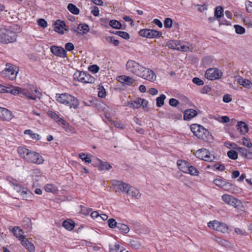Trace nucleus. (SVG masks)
Segmentation results:
<instances>
[{
  "label": "nucleus",
  "instance_id": "nucleus-34",
  "mask_svg": "<svg viewBox=\"0 0 252 252\" xmlns=\"http://www.w3.org/2000/svg\"><path fill=\"white\" fill-rule=\"evenodd\" d=\"M117 228L121 231L122 233L127 234L129 231V227L124 223H118Z\"/></svg>",
  "mask_w": 252,
  "mask_h": 252
},
{
  "label": "nucleus",
  "instance_id": "nucleus-59",
  "mask_svg": "<svg viewBox=\"0 0 252 252\" xmlns=\"http://www.w3.org/2000/svg\"><path fill=\"white\" fill-rule=\"evenodd\" d=\"M169 104L171 106L176 107L179 105V102L178 100H177L176 99L171 98L169 100Z\"/></svg>",
  "mask_w": 252,
  "mask_h": 252
},
{
  "label": "nucleus",
  "instance_id": "nucleus-63",
  "mask_svg": "<svg viewBox=\"0 0 252 252\" xmlns=\"http://www.w3.org/2000/svg\"><path fill=\"white\" fill-rule=\"evenodd\" d=\"M65 48L67 51H71L74 48L73 44L71 42H68L65 45Z\"/></svg>",
  "mask_w": 252,
  "mask_h": 252
},
{
  "label": "nucleus",
  "instance_id": "nucleus-7",
  "mask_svg": "<svg viewBox=\"0 0 252 252\" xmlns=\"http://www.w3.org/2000/svg\"><path fill=\"white\" fill-rule=\"evenodd\" d=\"M208 226L211 229L223 233H225L228 229V227L225 223L216 220L209 221L208 223Z\"/></svg>",
  "mask_w": 252,
  "mask_h": 252
},
{
  "label": "nucleus",
  "instance_id": "nucleus-19",
  "mask_svg": "<svg viewBox=\"0 0 252 252\" xmlns=\"http://www.w3.org/2000/svg\"><path fill=\"white\" fill-rule=\"evenodd\" d=\"M12 232L14 235L21 242L26 238L24 232L19 226H15L12 228Z\"/></svg>",
  "mask_w": 252,
  "mask_h": 252
},
{
  "label": "nucleus",
  "instance_id": "nucleus-6",
  "mask_svg": "<svg viewBox=\"0 0 252 252\" xmlns=\"http://www.w3.org/2000/svg\"><path fill=\"white\" fill-rule=\"evenodd\" d=\"M126 68L128 71L138 76L141 69L143 68V65L134 61L129 60L126 63Z\"/></svg>",
  "mask_w": 252,
  "mask_h": 252
},
{
  "label": "nucleus",
  "instance_id": "nucleus-64",
  "mask_svg": "<svg viewBox=\"0 0 252 252\" xmlns=\"http://www.w3.org/2000/svg\"><path fill=\"white\" fill-rule=\"evenodd\" d=\"M246 8L247 11L250 13H252V2L249 1L246 3Z\"/></svg>",
  "mask_w": 252,
  "mask_h": 252
},
{
  "label": "nucleus",
  "instance_id": "nucleus-14",
  "mask_svg": "<svg viewBox=\"0 0 252 252\" xmlns=\"http://www.w3.org/2000/svg\"><path fill=\"white\" fill-rule=\"evenodd\" d=\"M50 50L52 53L56 56L61 58L66 57V52L63 47L53 45L51 46Z\"/></svg>",
  "mask_w": 252,
  "mask_h": 252
},
{
  "label": "nucleus",
  "instance_id": "nucleus-20",
  "mask_svg": "<svg viewBox=\"0 0 252 252\" xmlns=\"http://www.w3.org/2000/svg\"><path fill=\"white\" fill-rule=\"evenodd\" d=\"M118 80L121 83L125 84L127 85H131L135 80L132 77L126 75H121L118 77Z\"/></svg>",
  "mask_w": 252,
  "mask_h": 252
},
{
  "label": "nucleus",
  "instance_id": "nucleus-39",
  "mask_svg": "<svg viewBox=\"0 0 252 252\" xmlns=\"http://www.w3.org/2000/svg\"><path fill=\"white\" fill-rule=\"evenodd\" d=\"M44 189L48 192H55L57 191V188L53 184H49L44 187Z\"/></svg>",
  "mask_w": 252,
  "mask_h": 252
},
{
  "label": "nucleus",
  "instance_id": "nucleus-16",
  "mask_svg": "<svg viewBox=\"0 0 252 252\" xmlns=\"http://www.w3.org/2000/svg\"><path fill=\"white\" fill-rule=\"evenodd\" d=\"M67 98V101L65 105L68 106L70 109H77L79 105V102L77 98L69 94Z\"/></svg>",
  "mask_w": 252,
  "mask_h": 252
},
{
  "label": "nucleus",
  "instance_id": "nucleus-55",
  "mask_svg": "<svg viewBox=\"0 0 252 252\" xmlns=\"http://www.w3.org/2000/svg\"><path fill=\"white\" fill-rule=\"evenodd\" d=\"M123 250L119 245L116 244L113 247L110 248V252H122Z\"/></svg>",
  "mask_w": 252,
  "mask_h": 252
},
{
  "label": "nucleus",
  "instance_id": "nucleus-46",
  "mask_svg": "<svg viewBox=\"0 0 252 252\" xmlns=\"http://www.w3.org/2000/svg\"><path fill=\"white\" fill-rule=\"evenodd\" d=\"M106 40L108 43L113 44L115 46H118L120 43V42L118 40L115 39L112 36L106 37Z\"/></svg>",
  "mask_w": 252,
  "mask_h": 252
},
{
  "label": "nucleus",
  "instance_id": "nucleus-52",
  "mask_svg": "<svg viewBox=\"0 0 252 252\" xmlns=\"http://www.w3.org/2000/svg\"><path fill=\"white\" fill-rule=\"evenodd\" d=\"M222 189L226 191H230L233 189V186L230 183L225 181L224 184H223L222 187Z\"/></svg>",
  "mask_w": 252,
  "mask_h": 252
},
{
  "label": "nucleus",
  "instance_id": "nucleus-32",
  "mask_svg": "<svg viewBox=\"0 0 252 252\" xmlns=\"http://www.w3.org/2000/svg\"><path fill=\"white\" fill-rule=\"evenodd\" d=\"M212 239L214 241L222 246L225 247H230V243L225 239H221V238L218 237L217 236H214Z\"/></svg>",
  "mask_w": 252,
  "mask_h": 252
},
{
  "label": "nucleus",
  "instance_id": "nucleus-47",
  "mask_svg": "<svg viewBox=\"0 0 252 252\" xmlns=\"http://www.w3.org/2000/svg\"><path fill=\"white\" fill-rule=\"evenodd\" d=\"M115 34L118 35L125 39H128L130 38L129 34L126 32L116 31L115 32Z\"/></svg>",
  "mask_w": 252,
  "mask_h": 252
},
{
  "label": "nucleus",
  "instance_id": "nucleus-33",
  "mask_svg": "<svg viewBox=\"0 0 252 252\" xmlns=\"http://www.w3.org/2000/svg\"><path fill=\"white\" fill-rule=\"evenodd\" d=\"M63 226L68 230H72L75 227V223L70 220H64L63 223Z\"/></svg>",
  "mask_w": 252,
  "mask_h": 252
},
{
  "label": "nucleus",
  "instance_id": "nucleus-50",
  "mask_svg": "<svg viewBox=\"0 0 252 252\" xmlns=\"http://www.w3.org/2000/svg\"><path fill=\"white\" fill-rule=\"evenodd\" d=\"M241 143L245 146L251 148L252 147V143L251 142L250 139L243 137L242 139Z\"/></svg>",
  "mask_w": 252,
  "mask_h": 252
},
{
  "label": "nucleus",
  "instance_id": "nucleus-29",
  "mask_svg": "<svg viewBox=\"0 0 252 252\" xmlns=\"http://www.w3.org/2000/svg\"><path fill=\"white\" fill-rule=\"evenodd\" d=\"M68 94L63 93L62 94H57L56 95V100L62 104H64L66 103L67 97L68 96Z\"/></svg>",
  "mask_w": 252,
  "mask_h": 252
},
{
  "label": "nucleus",
  "instance_id": "nucleus-18",
  "mask_svg": "<svg viewBox=\"0 0 252 252\" xmlns=\"http://www.w3.org/2000/svg\"><path fill=\"white\" fill-rule=\"evenodd\" d=\"M54 31L57 32L61 34H63L64 32L63 30L65 31L68 30V29L65 28V23L60 20H57L54 25Z\"/></svg>",
  "mask_w": 252,
  "mask_h": 252
},
{
  "label": "nucleus",
  "instance_id": "nucleus-57",
  "mask_svg": "<svg viewBox=\"0 0 252 252\" xmlns=\"http://www.w3.org/2000/svg\"><path fill=\"white\" fill-rule=\"evenodd\" d=\"M164 27L166 28H169L172 27V20L171 18H167L165 19L164 22Z\"/></svg>",
  "mask_w": 252,
  "mask_h": 252
},
{
  "label": "nucleus",
  "instance_id": "nucleus-43",
  "mask_svg": "<svg viewBox=\"0 0 252 252\" xmlns=\"http://www.w3.org/2000/svg\"><path fill=\"white\" fill-rule=\"evenodd\" d=\"M223 9L222 7L219 6L216 7L215 10V17L216 18H220L223 15Z\"/></svg>",
  "mask_w": 252,
  "mask_h": 252
},
{
  "label": "nucleus",
  "instance_id": "nucleus-58",
  "mask_svg": "<svg viewBox=\"0 0 252 252\" xmlns=\"http://www.w3.org/2000/svg\"><path fill=\"white\" fill-rule=\"evenodd\" d=\"M89 70L93 73H96L99 71V67L97 65L94 64L90 66L89 67Z\"/></svg>",
  "mask_w": 252,
  "mask_h": 252
},
{
  "label": "nucleus",
  "instance_id": "nucleus-23",
  "mask_svg": "<svg viewBox=\"0 0 252 252\" xmlns=\"http://www.w3.org/2000/svg\"><path fill=\"white\" fill-rule=\"evenodd\" d=\"M47 114L50 118L54 119L58 124L61 123L63 125H66V122L60 118L55 112L52 111H49Z\"/></svg>",
  "mask_w": 252,
  "mask_h": 252
},
{
  "label": "nucleus",
  "instance_id": "nucleus-15",
  "mask_svg": "<svg viewBox=\"0 0 252 252\" xmlns=\"http://www.w3.org/2000/svg\"><path fill=\"white\" fill-rule=\"evenodd\" d=\"M13 115L11 111L6 108L0 107V120L9 121L12 119Z\"/></svg>",
  "mask_w": 252,
  "mask_h": 252
},
{
  "label": "nucleus",
  "instance_id": "nucleus-48",
  "mask_svg": "<svg viewBox=\"0 0 252 252\" xmlns=\"http://www.w3.org/2000/svg\"><path fill=\"white\" fill-rule=\"evenodd\" d=\"M235 32L237 33L242 34L245 32V29L238 25H235L234 26Z\"/></svg>",
  "mask_w": 252,
  "mask_h": 252
},
{
  "label": "nucleus",
  "instance_id": "nucleus-61",
  "mask_svg": "<svg viewBox=\"0 0 252 252\" xmlns=\"http://www.w3.org/2000/svg\"><path fill=\"white\" fill-rule=\"evenodd\" d=\"M167 45L169 48L173 49H177L178 47L177 44L173 40L169 41L167 43Z\"/></svg>",
  "mask_w": 252,
  "mask_h": 252
},
{
  "label": "nucleus",
  "instance_id": "nucleus-30",
  "mask_svg": "<svg viewBox=\"0 0 252 252\" xmlns=\"http://www.w3.org/2000/svg\"><path fill=\"white\" fill-rule=\"evenodd\" d=\"M237 129L242 134H245L248 131L249 128L246 124L243 122H239L237 124Z\"/></svg>",
  "mask_w": 252,
  "mask_h": 252
},
{
  "label": "nucleus",
  "instance_id": "nucleus-22",
  "mask_svg": "<svg viewBox=\"0 0 252 252\" xmlns=\"http://www.w3.org/2000/svg\"><path fill=\"white\" fill-rule=\"evenodd\" d=\"M237 150L242 156L248 159H252V152L249 150L243 147H238Z\"/></svg>",
  "mask_w": 252,
  "mask_h": 252
},
{
  "label": "nucleus",
  "instance_id": "nucleus-49",
  "mask_svg": "<svg viewBox=\"0 0 252 252\" xmlns=\"http://www.w3.org/2000/svg\"><path fill=\"white\" fill-rule=\"evenodd\" d=\"M227 156L231 159H236L238 158V153L234 150H230L227 152Z\"/></svg>",
  "mask_w": 252,
  "mask_h": 252
},
{
  "label": "nucleus",
  "instance_id": "nucleus-25",
  "mask_svg": "<svg viewBox=\"0 0 252 252\" xmlns=\"http://www.w3.org/2000/svg\"><path fill=\"white\" fill-rule=\"evenodd\" d=\"M197 114V112L192 109H187L184 112V118L185 120H190L195 117Z\"/></svg>",
  "mask_w": 252,
  "mask_h": 252
},
{
  "label": "nucleus",
  "instance_id": "nucleus-3",
  "mask_svg": "<svg viewBox=\"0 0 252 252\" xmlns=\"http://www.w3.org/2000/svg\"><path fill=\"white\" fill-rule=\"evenodd\" d=\"M73 78L83 83H93L95 79L91 75L83 71H77L73 75Z\"/></svg>",
  "mask_w": 252,
  "mask_h": 252
},
{
  "label": "nucleus",
  "instance_id": "nucleus-51",
  "mask_svg": "<svg viewBox=\"0 0 252 252\" xmlns=\"http://www.w3.org/2000/svg\"><path fill=\"white\" fill-rule=\"evenodd\" d=\"M107 223L109 227L111 228L117 227L118 224L116 220L112 218L109 219L107 220Z\"/></svg>",
  "mask_w": 252,
  "mask_h": 252
},
{
  "label": "nucleus",
  "instance_id": "nucleus-5",
  "mask_svg": "<svg viewBox=\"0 0 252 252\" xmlns=\"http://www.w3.org/2000/svg\"><path fill=\"white\" fill-rule=\"evenodd\" d=\"M138 76L145 80L151 82H154L156 80L157 76L155 72L150 68L143 66V68L140 72Z\"/></svg>",
  "mask_w": 252,
  "mask_h": 252
},
{
  "label": "nucleus",
  "instance_id": "nucleus-10",
  "mask_svg": "<svg viewBox=\"0 0 252 252\" xmlns=\"http://www.w3.org/2000/svg\"><path fill=\"white\" fill-rule=\"evenodd\" d=\"M222 76V72L218 68H211L208 69L205 74V77L210 80H215L220 78Z\"/></svg>",
  "mask_w": 252,
  "mask_h": 252
},
{
  "label": "nucleus",
  "instance_id": "nucleus-24",
  "mask_svg": "<svg viewBox=\"0 0 252 252\" xmlns=\"http://www.w3.org/2000/svg\"><path fill=\"white\" fill-rule=\"evenodd\" d=\"M177 164L180 170L184 173H187V170L189 165L188 161L179 159L177 162Z\"/></svg>",
  "mask_w": 252,
  "mask_h": 252
},
{
  "label": "nucleus",
  "instance_id": "nucleus-26",
  "mask_svg": "<svg viewBox=\"0 0 252 252\" xmlns=\"http://www.w3.org/2000/svg\"><path fill=\"white\" fill-rule=\"evenodd\" d=\"M238 83L245 88L250 89L252 87V83L248 79H244L239 76L237 79Z\"/></svg>",
  "mask_w": 252,
  "mask_h": 252
},
{
  "label": "nucleus",
  "instance_id": "nucleus-17",
  "mask_svg": "<svg viewBox=\"0 0 252 252\" xmlns=\"http://www.w3.org/2000/svg\"><path fill=\"white\" fill-rule=\"evenodd\" d=\"M18 191L20 193L23 199L25 200H31L33 196V194L26 188L20 187Z\"/></svg>",
  "mask_w": 252,
  "mask_h": 252
},
{
  "label": "nucleus",
  "instance_id": "nucleus-42",
  "mask_svg": "<svg viewBox=\"0 0 252 252\" xmlns=\"http://www.w3.org/2000/svg\"><path fill=\"white\" fill-rule=\"evenodd\" d=\"M109 25L112 28L115 29H121L122 28V24L116 20H110L109 22Z\"/></svg>",
  "mask_w": 252,
  "mask_h": 252
},
{
  "label": "nucleus",
  "instance_id": "nucleus-31",
  "mask_svg": "<svg viewBox=\"0 0 252 252\" xmlns=\"http://www.w3.org/2000/svg\"><path fill=\"white\" fill-rule=\"evenodd\" d=\"M30 152V150L23 147H19L18 148V153L19 156L25 160L28 157Z\"/></svg>",
  "mask_w": 252,
  "mask_h": 252
},
{
  "label": "nucleus",
  "instance_id": "nucleus-38",
  "mask_svg": "<svg viewBox=\"0 0 252 252\" xmlns=\"http://www.w3.org/2000/svg\"><path fill=\"white\" fill-rule=\"evenodd\" d=\"M166 98V96L162 94L160 95L159 97H157L156 98V104L157 106L158 107H161L164 104V100Z\"/></svg>",
  "mask_w": 252,
  "mask_h": 252
},
{
  "label": "nucleus",
  "instance_id": "nucleus-35",
  "mask_svg": "<svg viewBox=\"0 0 252 252\" xmlns=\"http://www.w3.org/2000/svg\"><path fill=\"white\" fill-rule=\"evenodd\" d=\"M67 9L71 13L74 15H78L80 13L79 9L72 3L68 4Z\"/></svg>",
  "mask_w": 252,
  "mask_h": 252
},
{
  "label": "nucleus",
  "instance_id": "nucleus-37",
  "mask_svg": "<svg viewBox=\"0 0 252 252\" xmlns=\"http://www.w3.org/2000/svg\"><path fill=\"white\" fill-rule=\"evenodd\" d=\"M129 107L133 108L134 109H137L141 106V103L140 101V98L135 101H132L131 102H127L126 105Z\"/></svg>",
  "mask_w": 252,
  "mask_h": 252
},
{
  "label": "nucleus",
  "instance_id": "nucleus-54",
  "mask_svg": "<svg viewBox=\"0 0 252 252\" xmlns=\"http://www.w3.org/2000/svg\"><path fill=\"white\" fill-rule=\"evenodd\" d=\"M225 181L221 179H216L214 180L213 183L218 187L222 188Z\"/></svg>",
  "mask_w": 252,
  "mask_h": 252
},
{
  "label": "nucleus",
  "instance_id": "nucleus-40",
  "mask_svg": "<svg viewBox=\"0 0 252 252\" xmlns=\"http://www.w3.org/2000/svg\"><path fill=\"white\" fill-rule=\"evenodd\" d=\"M193 48L191 44L189 43H188L186 45H182L179 47H178L177 50L183 51V52H187L189 51Z\"/></svg>",
  "mask_w": 252,
  "mask_h": 252
},
{
  "label": "nucleus",
  "instance_id": "nucleus-11",
  "mask_svg": "<svg viewBox=\"0 0 252 252\" xmlns=\"http://www.w3.org/2000/svg\"><path fill=\"white\" fill-rule=\"evenodd\" d=\"M112 185L116 192L121 191L123 193H126L130 186L127 184L118 180H113L112 181Z\"/></svg>",
  "mask_w": 252,
  "mask_h": 252
},
{
  "label": "nucleus",
  "instance_id": "nucleus-44",
  "mask_svg": "<svg viewBox=\"0 0 252 252\" xmlns=\"http://www.w3.org/2000/svg\"><path fill=\"white\" fill-rule=\"evenodd\" d=\"M21 94L25 95L30 99L35 100V97L33 96L29 91L26 89H22Z\"/></svg>",
  "mask_w": 252,
  "mask_h": 252
},
{
  "label": "nucleus",
  "instance_id": "nucleus-41",
  "mask_svg": "<svg viewBox=\"0 0 252 252\" xmlns=\"http://www.w3.org/2000/svg\"><path fill=\"white\" fill-rule=\"evenodd\" d=\"M112 168L111 165L107 163L102 162L101 160H100V165L98 167L99 170H109Z\"/></svg>",
  "mask_w": 252,
  "mask_h": 252
},
{
  "label": "nucleus",
  "instance_id": "nucleus-13",
  "mask_svg": "<svg viewBox=\"0 0 252 252\" xmlns=\"http://www.w3.org/2000/svg\"><path fill=\"white\" fill-rule=\"evenodd\" d=\"M196 154L198 158L206 161L210 162L214 159V157H211L209 151L205 149L198 150L196 152Z\"/></svg>",
  "mask_w": 252,
  "mask_h": 252
},
{
  "label": "nucleus",
  "instance_id": "nucleus-53",
  "mask_svg": "<svg viewBox=\"0 0 252 252\" xmlns=\"http://www.w3.org/2000/svg\"><path fill=\"white\" fill-rule=\"evenodd\" d=\"M79 158L86 163H90L91 162V159L88 157V155L84 153H80L79 154Z\"/></svg>",
  "mask_w": 252,
  "mask_h": 252
},
{
  "label": "nucleus",
  "instance_id": "nucleus-27",
  "mask_svg": "<svg viewBox=\"0 0 252 252\" xmlns=\"http://www.w3.org/2000/svg\"><path fill=\"white\" fill-rule=\"evenodd\" d=\"M89 31V27L86 24H80L77 27V32L79 34L83 35Z\"/></svg>",
  "mask_w": 252,
  "mask_h": 252
},
{
  "label": "nucleus",
  "instance_id": "nucleus-21",
  "mask_svg": "<svg viewBox=\"0 0 252 252\" xmlns=\"http://www.w3.org/2000/svg\"><path fill=\"white\" fill-rule=\"evenodd\" d=\"M126 193L136 199H139L141 196V194L140 193L139 190L130 186L127 190Z\"/></svg>",
  "mask_w": 252,
  "mask_h": 252
},
{
  "label": "nucleus",
  "instance_id": "nucleus-56",
  "mask_svg": "<svg viewBox=\"0 0 252 252\" xmlns=\"http://www.w3.org/2000/svg\"><path fill=\"white\" fill-rule=\"evenodd\" d=\"M21 90L22 88L19 87H16L11 90L9 89V93H10L11 94L13 95H17L19 94H21Z\"/></svg>",
  "mask_w": 252,
  "mask_h": 252
},
{
  "label": "nucleus",
  "instance_id": "nucleus-60",
  "mask_svg": "<svg viewBox=\"0 0 252 252\" xmlns=\"http://www.w3.org/2000/svg\"><path fill=\"white\" fill-rule=\"evenodd\" d=\"M192 82L198 85V86H200V85H202L204 84V82L202 80L200 79V78H197V77H194L192 79Z\"/></svg>",
  "mask_w": 252,
  "mask_h": 252
},
{
  "label": "nucleus",
  "instance_id": "nucleus-62",
  "mask_svg": "<svg viewBox=\"0 0 252 252\" xmlns=\"http://www.w3.org/2000/svg\"><path fill=\"white\" fill-rule=\"evenodd\" d=\"M38 24L40 27L43 28H46L47 26V22L43 19H39L38 20Z\"/></svg>",
  "mask_w": 252,
  "mask_h": 252
},
{
  "label": "nucleus",
  "instance_id": "nucleus-28",
  "mask_svg": "<svg viewBox=\"0 0 252 252\" xmlns=\"http://www.w3.org/2000/svg\"><path fill=\"white\" fill-rule=\"evenodd\" d=\"M22 245L26 248L30 252H34V245L30 242H29L26 238H25L24 240H22L21 242Z\"/></svg>",
  "mask_w": 252,
  "mask_h": 252
},
{
  "label": "nucleus",
  "instance_id": "nucleus-12",
  "mask_svg": "<svg viewBox=\"0 0 252 252\" xmlns=\"http://www.w3.org/2000/svg\"><path fill=\"white\" fill-rule=\"evenodd\" d=\"M221 199L225 203L231 205L235 208L239 207L241 204L240 200L229 194H223L221 196Z\"/></svg>",
  "mask_w": 252,
  "mask_h": 252
},
{
  "label": "nucleus",
  "instance_id": "nucleus-4",
  "mask_svg": "<svg viewBox=\"0 0 252 252\" xmlns=\"http://www.w3.org/2000/svg\"><path fill=\"white\" fill-rule=\"evenodd\" d=\"M1 39V43H8L14 42L16 40V34L15 32H13L10 30L3 29Z\"/></svg>",
  "mask_w": 252,
  "mask_h": 252
},
{
  "label": "nucleus",
  "instance_id": "nucleus-2",
  "mask_svg": "<svg viewBox=\"0 0 252 252\" xmlns=\"http://www.w3.org/2000/svg\"><path fill=\"white\" fill-rule=\"evenodd\" d=\"M18 68L10 63L6 64V68L0 72V76L13 80L16 79Z\"/></svg>",
  "mask_w": 252,
  "mask_h": 252
},
{
  "label": "nucleus",
  "instance_id": "nucleus-45",
  "mask_svg": "<svg viewBox=\"0 0 252 252\" xmlns=\"http://www.w3.org/2000/svg\"><path fill=\"white\" fill-rule=\"evenodd\" d=\"M187 173H189L191 175L196 176L198 175L199 171L194 166L189 165Z\"/></svg>",
  "mask_w": 252,
  "mask_h": 252
},
{
  "label": "nucleus",
  "instance_id": "nucleus-1",
  "mask_svg": "<svg viewBox=\"0 0 252 252\" xmlns=\"http://www.w3.org/2000/svg\"><path fill=\"white\" fill-rule=\"evenodd\" d=\"M190 129L194 135L199 139L209 142L213 140V137L211 133L200 125L192 124L190 126Z\"/></svg>",
  "mask_w": 252,
  "mask_h": 252
},
{
  "label": "nucleus",
  "instance_id": "nucleus-36",
  "mask_svg": "<svg viewBox=\"0 0 252 252\" xmlns=\"http://www.w3.org/2000/svg\"><path fill=\"white\" fill-rule=\"evenodd\" d=\"M25 134L29 135L32 139L39 140L40 136L38 134L33 133V131L30 129L25 130L24 132Z\"/></svg>",
  "mask_w": 252,
  "mask_h": 252
},
{
  "label": "nucleus",
  "instance_id": "nucleus-9",
  "mask_svg": "<svg viewBox=\"0 0 252 252\" xmlns=\"http://www.w3.org/2000/svg\"><path fill=\"white\" fill-rule=\"evenodd\" d=\"M139 34L141 36L149 38L159 37L162 35L161 32L148 29L140 30Z\"/></svg>",
  "mask_w": 252,
  "mask_h": 252
},
{
  "label": "nucleus",
  "instance_id": "nucleus-8",
  "mask_svg": "<svg viewBox=\"0 0 252 252\" xmlns=\"http://www.w3.org/2000/svg\"><path fill=\"white\" fill-rule=\"evenodd\" d=\"M28 162L40 164L43 163L44 160L43 158L38 153L30 151L28 157L25 159Z\"/></svg>",
  "mask_w": 252,
  "mask_h": 252
}]
</instances>
